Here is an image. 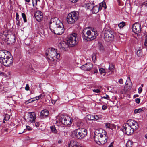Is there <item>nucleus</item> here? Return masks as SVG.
<instances>
[{"instance_id": "1", "label": "nucleus", "mask_w": 147, "mask_h": 147, "mask_svg": "<svg viewBox=\"0 0 147 147\" xmlns=\"http://www.w3.org/2000/svg\"><path fill=\"white\" fill-rule=\"evenodd\" d=\"M49 28L52 32L57 35L62 34L65 31L63 24L57 18H53L50 20Z\"/></svg>"}, {"instance_id": "2", "label": "nucleus", "mask_w": 147, "mask_h": 147, "mask_svg": "<svg viewBox=\"0 0 147 147\" xmlns=\"http://www.w3.org/2000/svg\"><path fill=\"white\" fill-rule=\"evenodd\" d=\"M77 34L74 33L70 35L67 40V43L64 41L61 42L58 44V47L61 51H67L68 48L74 47L77 43L76 37Z\"/></svg>"}, {"instance_id": "3", "label": "nucleus", "mask_w": 147, "mask_h": 147, "mask_svg": "<svg viewBox=\"0 0 147 147\" xmlns=\"http://www.w3.org/2000/svg\"><path fill=\"white\" fill-rule=\"evenodd\" d=\"M13 58L10 52L7 51H0V62L3 65L9 66L13 63Z\"/></svg>"}, {"instance_id": "4", "label": "nucleus", "mask_w": 147, "mask_h": 147, "mask_svg": "<svg viewBox=\"0 0 147 147\" xmlns=\"http://www.w3.org/2000/svg\"><path fill=\"white\" fill-rule=\"evenodd\" d=\"M57 50L53 48H49L45 53V55L47 59L50 61H54L59 59L60 54L57 52Z\"/></svg>"}, {"instance_id": "5", "label": "nucleus", "mask_w": 147, "mask_h": 147, "mask_svg": "<svg viewBox=\"0 0 147 147\" xmlns=\"http://www.w3.org/2000/svg\"><path fill=\"white\" fill-rule=\"evenodd\" d=\"M94 138L95 142L99 145L104 144L106 143L108 139L107 134H105L97 133L96 131L94 134Z\"/></svg>"}, {"instance_id": "6", "label": "nucleus", "mask_w": 147, "mask_h": 147, "mask_svg": "<svg viewBox=\"0 0 147 147\" xmlns=\"http://www.w3.org/2000/svg\"><path fill=\"white\" fill-rule=\"evenodd\" d=\"M87 130L85 128L80 127L75 129L72 133V136L76 139L81 140L87 135Z\"/></svg>"}, {"instance_id": "7", "label": "nucleus", "mask_w": 147, "mask_h": 147, "mask_svg": "<svg viewBox=\"0 0 147 147\" xmlns=\"http://www.w3.org/2000/svg\"><path fill=\"white\" fill-rule=\"evenodd\" d=\"M79 12L77 11L71 12L68 14L66 18V20L69 24H72L75 23L79 18Z\"/></svg>"}, {"instance_id": "8", "label": "nucleus", "mask_w": 147, "mask_h": 147, "mask_svg": "<svg viewBox=\"0 0 147 147\" xmlns=\"http://www.w3.org/2000/svg\"><path fill=\"white\" fill-rule=\"evenodd\" d=\"M104 38L105 41L109 42L114 39V32L108 29L104 32Z\"/></svg>"}, {"instance_id": "9", "label": "nucleus", "mask_w": 147, "mask_h": 147, "mask_svg": "<svg viewBox=\"0 0 147 147\" xmlns=\"http://www.w3.org/2000/svg\"><path fill=\"white\" fill-rule=\"evenodd\" d=\"M87 35L89 36V39L90 41L92 40L95 39L98 36L97 32L94 28L90 30H88L86 32Z\"/></svg>"}, {"instance_id": "10", "label": "nucleus", "mask_w": 147, "mask_h": 147, "mask_svg": "<svg viewBox=\"0 0 147 147\" xmlns=\"http://www.w3.org/2000/svg\"><path fill=\"white\" fill-rule=\"evenodd\" d=\"M122 130L123 132L128 135H131L133 133L134 131L131 126L127 123L123 125Z\"/></svg>"}, {"instance_id": "11", "label": "nucleus", "mask_w": 147, "mask_h": 147, "mask_svg": "<svg viewBox=\"0 0 147 147\" xmlns=\"http://www.w3.org/2000/svg\"><path fill=\"white\" fill-rule=\"evenodd\" d=\"M132 28L133 32L138 36V33H140L141 31L140 24L138 22L135 23L133 25Z\"/></svg>"}, {"instance_id": "12", "label": "nucleus", "mask_w": 147, "mask_h": 147, "mask_svg": "<svg viewBox=\"0 0 147 147\" xmlns=\"http://www.w3.org/2000/svg\"><path fill=\"white\" fill-rule=\"evenodd\" d=\"M92 67V64L91 63H88L81 66L80 68L83 70L88 71L91 70Z\"/></svg>"}, {"instance_id": "13", "label": "nucleus", "mask_w": 147, "mask_h": 147, "mask_svg": "<svg viewBox=\"0 0 147 147\" xmlns=\"http://www.w3.org/2000/svg\"><path fill=\"white\" fill-rule=\"evenodd\" d=\"M29 117L28 118V121L31 123H34L35 122L36 119V114L34 112H31L28 113Z\"/></svg>"}, {"instance_id": "14", "label": "nucleus", "mask_w": 147, "mask_h": 147, "mask_svg": "<svg viewBox=\"0 0 147 147\" xmlns=\"http://www.w3.org/2000/svg\"><path fill=\"white\" fill-rule=\"evenodd\" d=\"M35 17L38 22L41 21L42 19L43 16L42 12L39 11H37L34 14Z\"/></svg>"}, {"instance_id": "15", "label": "nucleus", "mask_w": 147, "mask_h": 147, "mask_svg": "<svg viewBox=\"0 0 147 147\" xmlns=\"http://www.w3.org/2000/svg\"><path fill=\"white\" fill-rule=\"evenodd\" d=\"M49 115V112L48 110L45 109L41 111L40 113V117L43 119L48 117Z\"/></svg>"}, {"instance_id": "16", "label": "nucleus", "mask_w": 147, "mask_h": 147, "mask_svg": "<svg viewBox=\"0 0 147 147\" xmlns=\"http://www.w3.org/2000/svg\"><path fill=\"white\" fill-rule=\"evenodd\" d=\"M131 87L129 85L128 83H126L125 85L124 86L123 91H121V94L125 93L129 91L131 89Z\"/></svg>"}, {"instance_id": "17", "label": "nucleus", "mask_w": 147, "mask_h": 147, "mask_svg": "<svg viewBox=\"0 0 147 147\" xmlns=\"http://www.w3.org/2000/svg\"><path fill=\"white\" fill-rule=\"evenodd\" d=\"M64 119L66 120V122H64V125H71L72 123V120L71 118L69 116H65Z\"/></svg>"}, {"instance_id": "18", "label": "nucleus", "mask_w": 147, "mask_h": 147, "mask_svg": "<svg viewBox=\"0 0 147 147\" xmlns=\"http://www.w3.org/2000/svg\"><path fill=\"white\" fill-rule=\"evenodd\" d=\"M101 9L99 6L97 5H94L92 8L91 9V11L92 13L96 14Z\"/></svg>"}, {"instance_id": "19", "label": "nucleus", "mask_w": 147, "mask_h": 147, "mask_svg": "<svg viewBox=\"0 0 147 147\" xmlns=\"http://www.w3.org/2000/svg\"><path fill=\"white\" fill-rule=\"evenodd\" d=\"M78 143L75 140H72L69 144V147H78Z\"/></svg>"}, {"instance_id": "20", "label": "nucleus", "mask_w": 147, "mask_h": 147, "mask_svg": "<svg viewBox=\"0 0 147 147\" xmlns=\"http://www.w3.org/2000/svg\"><path fill=\"white\" fill-rule=\"evenodd\" d=\"M127 123L130 126H133V125L136 126L138 125V123L136 121L132 119H130L128 121Z\"/></svg>"}, {"instance_id": "21", "label": "nucleus", "mask_w": 147, "mask_h": 147, "mask_svg": "<svg viewBox=\"0 0 147 147\" xmlns=\"http://www.w3.org/2000/svg\"><path fill=\"white\" fill-rule=\"evenodd\" d=\"M7 38L8 41L10 42V43L11 44L14 43L16 41L15 37L13 35L11 36L10 38Z\"/></svg>"}, {"instance_id": "22", "label": "nucleus", "mask_w": 147, "mask_h": 147, "mask_svg": "<svg viewBox=\"0 0 147 147\" xmlns=\"http://www.w3.org/2000/svg\"><path fill=\"white\" fill-rule=\"evenodd\" d=\"M66 116L61 115L59 117V121L60 123H61L62 124L64 125V122H65L66 120L64 119L65 117Z\"/></svg>"}, {"instance_id": "23", "label": "nucleus", "mask_w": 147, "mask_h": 147, "mask_svg": "<svg viewBox=\"0 0 147 147\" xmlns=\"http://www.w3.org/2000/svg\"><path fill=\"white\" fill-rule=\"evenodd\" d=\"M94 5V4L93 3H88L86 4V7L87 9H90L91 10V9L92 8Z\"/></svg>"}, {"instance_id": "24", "label": "nucleus", "mask_w": 147, "mask_h": 147, "mask_svg": "<svg viewBox=\"0 0 147 147\" xmlns=\"http://www.w3.org/2000/svg\"><path fill=\"white\" fill-rule=\"evenodd\" d=\"M99 7L101 10L102 7H104L105 9L106 8L107 6L105 3L104 2H103L100 3Z\"/></svg>"}, {"instance_id": "25", "label": "nucleus", "mask_w": 147, "mask_h": 147, "mask_svg": "<svg viewBox=\"0 0 147 147\" xmlns=\"http://www.w3.org/2000/svg\"><path fill=\"white\" fill-rule=\"evenodd\" d=\"M143 108H140L135 109L134 110V113L135 114H137L143 111Z\"/></svg>"}, {"instance_id": "26", "label": "nucleus", "mask_w": 147, "mask_h": 147, "mask_svg": "<svg viewBox=\"0 0 147 147\" xmlns=\"http://www.w3.org/2000/svg\"><path fill=\"white\" fill-rule=\"evenodd\" d=\"M82 36L83 40H86L87 41H90V40H90V39H89L88 38H89V36H86L84 34L83 32H82Z\"/></svg>"}, {"instance_id": "27", "label": "nucleus", "mask_w": 147, "mask_h": 147, "mask_svg": "<svg viewBox=\"0 0 147 147\" xmlns=\"http://www.w3.org/2000/svg\"><path fill=\"white\" fill-rule=\"evenodd\" d=\"M50 128L52 132L54 133H57V131L55 126H51L50 127Z\"/></svg>"}, {"instance_id": "28", "label": "nucleus", "mask_w": 147, "mask_h": 147, "mask_svg": "<svg viewBox=\"0 0 147 147\" xmlns=\"http://www.w3.org/2000/svg\"><path fill=\"white\" fill-rule=\"evenodd\" d=\"M10 118V116L8 114H6L4 118V121H8Z\"/></svg>"}, {"instance_id": "29", "label": "nucleus", "mask_w": 147, "mask_h": 147, "mask_svg": "<svg viewBox=\"0 0 147 147\" xmlns=\"http://www.w3.org/2000/svg\"><path fill=\"white\" fill-rule=\"evenodd\" d=\"M76 125L78 127H81L83 126V123L80 121H79L77 122Z\"/></svg>"}, {"instance_id": "30", "label": "nucleus", "mask_w": 147, "mask_h": 147, "mask_svg": "<svg viewBox=\"0 0 147 147\" xmlns=\"http://www.w3.org/2000/svg\"><path fill=\"white\" fill-rule=\"evenodd\" d=\"M137 55L139 57H141L142 56V53L141 50H138L137 52Z\"/></svg>"}, {"instance_id": "31", "label": "nucleus", "mask_w": 147, "mask_h": 147, "mask_svg": "<svg viewBox=\"0 0 147 147\" xmlns=\"http://www.w3.org/2000/svg\"><path fill=\"white\" fill-rule=\"evenodd\" d=\"M132 146V142L131 141H128L126 144V147H131Z\"/></svg>"}, {"instance_id": "32", "label": "nucleus", "mask_w": 147, "mask_h": 147, "mask_svg": "<svg viewBox=\"0 0 147 147\" xmlns=\"http://www.w3.org/2000/svg\"><path fill=\"white\" fill-rule=\"evenodd\" d=\"M22 16L24 22H27V19L26 14L24 13H22Z\"/></svg>"}, {"instance_id": "33", "label": "nucleus", "mask_w": 147, "mask_h": 147, "mask_svg": "<svg viewBox=\"0 0 147 147\" xmlns=\"http://www.w3.org/2000/svg\"><path fill=\"white\" fill-rule=\"evenodd\" d=\"M87 116L88 117V119L90 120H94V119H95L94 116L93 115H89Z\"/></svg>"}, {"instance_id": "34", "label": "nucleus", "mask_w": 147, "mask_h": 147, "mask_svg": "<svg viewBox=\"0 0 147 147\" xmlns=\"http://www.w3.org/2000/svg\"><path fill=\"white\" fill-rule=\"evenodd\" d=\"M125 26V23L124 22H122L118 24L119 27L120 28H122Z\"/></svg>"}, {"instance_id": "35", "label": "nucleus", "mask_w": 147, "mask_h": 147, "mask_svg": "<svg viewBox=\"0 0 147 147\" xmlns=\"http://www.w3.org/2000/svg\"><path fill=\"white\" fill-rule=\"evenodd\" d=\"M32 2L33 6L34 7L35 6H36L37 5V0H32Z\"/></svg>"}, {"instance_id": "36", "label": "nucleus", "mask_w": 147, "mask_h": 147, "mask_svg": "<svg viewBox=\"0 0 147 147\" xmlns=\"http://www.w3.org/2000/svg\"><path fill=\"white\" fill-rule=\"evenodd\" d=\"M99 71L101 74H103L105 73V70L103 68L99 69Z\"/></svg>"}, {"instance_id": "37", "label": "nucleus", "mask_w": 147, "mask_h": 147, "mask_svg": "<svg viewBox=\"0 0 147 147\" xmlns=\"http://www.w3.org/2000/svg\"><path fill=\"white\" fill-rule=\"evenodd\" d=\"M140 6L142 7H143V6H147V3L146 1L145 2L141 3L140 4Z\"/></svg>"}, {"instance_id": "38", "label": "nucleus", "mask_w": 147, "mask_h": 147, "mask_svg": "<svg viewBox=\"0 0 147 147\" xmlns=\"http://www.w3.org/2000/svg\"><path fill=\"white\" fill-rule=\"evenodd\" d=\"M131 127L132 129H133V131H134V130H136L138 128V125L137 126H136L133 125V126H131Z\"/></svg>"}, {"instance_id": "39", "label": "nucleus", "mask_w": 147, "mask_h": 147, "mask_svg": "<svg viewBox=\"0 0 147 147\" xmlns=\"http://www.w3.org/2000/svg\"><path fill=\"white\" fill-rule=\"evenodd\" d=\"M114 68V66L113 65L111 64L109 65V68L110 70H113Z\"/></svg>"}, {"instance_id": "40", "label": "nucleus", "mask_w": 147, "mask_h": 147, "mask_svg": "<svg viewBox=\"0 0 147 147\" xmlns=\"http://www.w3.org/2000/svg\"><path fill=\"white\" fill-rule=\"evenodd\" d=\"M16 25H17L18 26H20L21 23L19 20H16Z\"/></svg>"}, {"instance_id": "41", "label": "nucleus", "mask_w": 147, "mask_h": 147, "mask_svg": "<svg viewBox=\"0 0 147 147\" xmlns=\"http://www.w3.org/2000/svg\"><path fill=\"white\" fill-rule=\"evenodd\" d=\"M44 97V96L42 95V94H40V95L38 97H36V98H37V99H38V100L39 99H42Z\"/></svg>"}, {"instance_id": "42", "label": "nucleus", "mask_w": 147, "mask_h": 147, "mask_svg": "<svg viewBox=\"0 0 147 147\" xmlns=\"http://www.w3.org/2000/svg\"><path fill=\"white\" fill-rule=\"evenodd\" d=\"M106 96H104L101 98L102 99L104 98L107 100H109V96L107 95H106Z\"/></svg>"}, {"instance_id": "43", "label": "nucleus", "mask_w": 147, "mask_h": 147, "mask_svg": "<svg viewBox=\"0 0 147 147\" xmlns=\"http://www.w3.org/2000/svg\"><path fill=\"white\" fill-rule=\"evenodd\" d=\"M145 40L144 45L145 46H147V34L145 36Z\"/></svg>"}, {"instance_id": "44", "label": "nucleus", "mask_w": 147, "mask_h": 147, "mask_svg": "<svg viewBox=\"0 0 147 147\" xmlns=\"http://www.w3.org/2000/svg\"><path fill=\"white\" fill-rule=\"evenodd\" d=\"M105 125L106 128H110V125H111V124L110 123H105Z\"/></svg>"}, {"instance_id": "45", "label": "nucleus", "mask_w": 147, "mask_h": 147, "mask_svg": "<svg viewBox=\"0 0 147 147\" xmlns=\"http://www.w3.org/2000/svg\"><path fill=\"white\" fill-rule=\"evenodd\" d=\"M25 90L27 91H28L29 90V85L28 84H27L26 87L25 88Z\"/></svg>"}, {"instance_id": "46", "label": "nucleus", "mask_w": 147, "mask_h": 147, "mask_svg": "<svg viewBox=\"0 0 147 147\" xmlns=\"http://www.w3.org/2000/svg\"><path fill=\"white\" fill-rule=\"evenodd\" d=\"M26 129L28 130V131H30L32 129L31 128V127H30L29 126L27 125L26 126Z\"/></svg>"}, {"instance_id": "47", "label": "nucleus", "mask_w": 147, "mask_h": 147, "mask_svg": "<svg viewBox=\"0 0 147 147\" xmlns=\"http://www.w3.org/2000/svg\"><path fill=\"white\" fill-rule=\"evenodd\" d=\"M93 91L94 92L97 93H98L100 92V90L98 89H94L93 90Z\"/></svg>"}, {"instance_id": "48", "label": "nucleus", "mask_w": 147, "mask_h": 147, "mask_svg": "<svg viewBox=\"0 0 147 147\" xmlns=\"http://www.w3.org/2000/svg\"><path fill=\"white\" fill-rule=\"evenodd\" d=\"M118 82L120 83V84H123V80L122 79L120 78L119 80L118 81Z\"/></svg>"}, {"instance_id": "49", "label": "nucleus", "mask_w": 147, "mask_h": 147, "mask_svg": "<svg viewBox=\"0 0 147 147\" xmlns=\"http://www.w3.org/2000/svg\"><path fill=\"white\" fill-rule=\"evenodd\" d=\"M138 90V93L139 94H140L141 93V92L142 91V89L141 87H140L139 88Z\"/></svg>"}, {"instance_id": "50", "label": "nucleus", "mask_w": 147, "mask_h": 147, "mask_svg": "<svg viewBox=\"0 0 147 147\" xmlns=\"http://www.w3.org/2000/svg\"><path fill=\"white\" fill-rule=\"evenodd\" d=\"M140 99L138 98H136L135 99V101L137 103L139 104L140 102Z\"/></svg>"}, {"instance_id": "51", "label": "nucleus", "mask_w": 147, "mask_h": 147, "mask_svg": "<svg viewBox=\"0 0 147 147\" xmlns=\"http://www.w3.org/2000/svg\"><path fill=\"white\" fill-rule=\"evenodd\" d=\"M16 20H18L19 19V15L18 13H16Z\"/></svg>"}, {"instance_id": "52", "label": "nucleus", "mask_w": 147, "mask_h": 147, "mask_svg": "<svg viewBox=\"0 0 147 147\" xmlns=\"http://www.w3.org/2000/svg\"><path fill=\"white\" fill-rule=\"evenodd\" d=\"M71 3H75L77 2L78 0H69Z\"/></svg>"}, {"instance_id": "53", "label": "nucleus", "mask_w": 147, "mask_h": 147, "mask_svg": "<svg viewBox=\"0 0 147 147\" xmlns=\"http://www.w3.org/2000/svg\"><path fill=\"white\" fill-rule=\"evenodd\" d=\"M93 70L94 71V74L98 72V69H97L95 67L93 68Z\"/></svg>"}, {"instance_id": "54", "label": "nucleus", "mask_w": 147, "mask_h": 147, "mask_svg": "<svg viewBox=\"0 0 147 147\" xmlns=\"http://www.w3.org/2000/svg\"><path fill=\"white\" fill-rule=\"evenodd\" d=\"M35 125L36 127H39L40 125V123L39 122H36L35 123Z\"/></svg>"}, {"instance_id": "55", "label": "nucleus", "mask_w": 147, "mask_h": 147, "mask_svg": "<svg viewBox=\"0 0 147 147\" xmlns=\"http://www.w3.org/2000/svg\"><path fill=\"white\" fill-rule=\"evenodd\" d=\"M107 108V106L105 105H103V106H102V109L103 110H105Z\"/></svg>"}, {"instance_id": "56", "label": "nucleus", "mask_w": 147, "mask_h": 147, "mask_svg": "<svg viewBox=\"0 0 147 147\" xmlns=\"http://www.w3.org/2000/svg\"><path fill=\"white\" fill-rule=\"evenodd\" d=\"M32 100L31 101V102H33V101L38 100V99H37V98H36V97L35 98H32Z\"/></svg>"}, {"instance_id": "57", "label": "nucleus", "mask_w": 147, "mask_h": 147, "mask_svg": "<svg viewBox=\"0 0 147 147\" xmlns=\"http://www.w3.org/2000/svg\"><path fill=\"white\" fill-rule=\"evenodd\" d=\"M2 131H3L7 132L8 131V129H2Z\"/></svg>"}, {"instance_id": "58", "label": "nucleus", "mask_w": 147, "mask_h": 147, "mask_svg": "<svg viewBox=\"0 0 147 147\" xmlns=\"http://www.w3.org/2000/svg\"><path fill=\"white\" fill-rule=\"evenodd\" d=\"M94 117L95 118L94 119L98 120L99 119V117L97 115L94 116Z\"/></svg>"}, {"instance_id": "59", "label": "nucleus", "mask_w": 147, "mask_h": 147, "mask_svg": "<svg viewBox=\"0 0 147 147\" xmlns=\"http://www.w3.org/2000/svg\"><path fill=\"white\" fill-rule=\"evenodd\" d=\"M30 102H32L31 101V102H29L28 101V100L26 101V102H25V103H26V104H28L29 103H30Z\"/></svg>"}, {"instance_id": "60", "label": "nucleus", "mask_w": 147, "mask_h": 147, "mask_svg": "<svg viewBox=\"0 0 147 147\" xmlns=\"http://www.w3.org/2000/svg\"><path fill=\"white\" fill-rule=\"evenodd\" d=\"M113 142H112L110 144L109 146H111V147H113Z\"/></svg>"}, {"instance_id": "61", "label": "nucleus", "mask_w": 147, "mask_h": 147, "mask_svg": "<svg viewBox=\"0 0 147 147\" xmlns=\"http://www.w3.org/2000/svg\"><path fill=\"white\" fill-rule=\"evenodd\" d=\"M139 96L137 94H136L134 96V97H139Z\"/></svg>"}, {"instance_id": "62", "label": "nucleus", "mask_w": 147, "mask_h": 147, "mask_svg": "<svg viewBox=\"0 0 147 147\" xmlns=\"http://www.w3.org/2000/svg\"><path fill=\"white\" fill-rule=\"evenodd\" d=\"M3 74H4L2 72H1V71H0V76L3 75Z\"/></svg>"}, {"instance_id": "63", "label": "nucleus", "mask_w": 147, "mask_h": 147, "mask_svg": "<svg viewBox=\"0 0 147 147\" xmlns=\"http://www.w3.org/2000/svg\"><path fill=\"white\" fill-rule=\"evenodd\" d=\"M25 1L27 2H29L30 1V0H25Z\"/></svg>"}, {"instance_id": "64", "label": "nucleus", "mask_w": 147, "mask_h": 147, "mask_svg": "<svg viewBox=\"0 0 147 147\" xmlns=\"http://www.w3.org/2000/svg\"><path fill=\"white\" fill-rule=\"evenodd\" d=\"M145 138H146V139H147V134H146L145 135Z\"/></svg>"}]
</instances>
